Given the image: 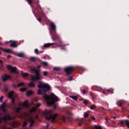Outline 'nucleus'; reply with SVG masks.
I'll return each mask as SVG.
<instances>
[{
	"label": "nucleus",
	"mask_w": 129,
	"mask_h": 129,
	"mask_svg": "<svg viewBox=\"0 0 129 129\" xmlns=\"http://www.w3.org/2000/svg\"><path fill=\"white\" fill-rule=\"evenodd\" d=\"M21 111V107H19L16 109V111L17 113H19L20 111Z\"/></svg>",
	"instance_id": "obj_27"
},
{
	"label": "nucleus",
	"mask_w": 129,
	"mask_h": 129,
	"mask_svg": "<svg viewBox=\"0 0 129 129\" xmlns=\"http://www.w3.org/2000/svg\"><path fill=\"white\" fill-rule=\"evenodd\" d=\"M83 102L84 103V104H87L89 101L87 100H84Z\"/></svg>",
	"instance_id": "obj_32"
},
{
	"label": "nucleus",
	"mask_w": 129,
	"mask_h": 129,
	"mask_svg": "<svg viewBox=\"0 0 129 129\" xmlns=\"http://www.w3.org/2000/svg\"><path fill=\"white\" fill-rule=\"evenodd\" d=\"M68 114L69 115H72V113L71 112H68Z\"/></svg>",
	"instance_id": "obj_46"
},
{
	"label": "nucleus",
	"mask_w": 129,
	"mask_h": 129,
	"mask_svg": "<svg viewBox=\"0 0 129 129\" xmlns=\"http://www.w3.org/2000/svg\"><path fill=\"white\" fill-rule=\"evenodd\" d=\"M33 14H34V13H35L34 11H33Z\"/></svg>",
	"instance_id": "obj_62"
},
{
	"label": "nucleus",
	"mask_w": 129,
	"mask_h": 129,
	"mask_svg": "<svg viewBox=\"0 0 129 129\" xmlns=\"http://www.w3.org/2000/svg\"><path fill=\"white\" fill-rule=\"evenodd\" d=\"M91 118L92 119V120H95V117L93 116H91Z\"/></svg>",
	"instance_id": "obj_44"
},
{
	"label": "nucleus",
	"mask_w": 129,
	"mask_h": 129,
	"mask_svg": "<svg viewBox=\"0 0 129 129\" xmlns=\"http://www.w3.org/2000/svg\"><path fill=\"white\" fill-rule=\"evenodd\" d=\"M8 68L9 69V70H11L12 73L18 74V70H17V67H13V66L9 65L8 66Z\"/></svg>",
	"instance_id": "obj_9"
},
{
	"label": "nucleus",
	"mask_w": 129,
	"mask_h": 129,
	"mask_svg": "<svg viewBox=\"0 0 129 129\" xmlns=\"http://www.w3.org/2000/svg\"><path fill=\"white\" fill-rule=\"evenodd\" d=\"M41 65H38L37 66L38 69H36L35 68H32V67H29V69L32 71V72H34L35 75H33L31 77V78H32L33 81H35V80H40L41 79V76H40V71L41 70H40V68H41Z\"/></svg>",
	"instance_id": "obj_4"
},
{
	"label": "nucleus",
	"mask_w": 129,
	"mask_h": 129,
	"mask_svg": "<svg viewBox=\"0 0 129 129\" xmlns=\"http://www.w3.org/2000/svg\"><path fill=\"white\" fill-rule=\"evenodd\" d=\"M5 91H8V89L7 88H5Z\"/></svg>",
	"instance_id": "obj_52"
},
{
	"label": "nucleus",
	"mask_w": 129,
	"mask_h": 129,
	"mask_svg": "<svg viewBox=\"0 0 129 129\" xmlns=\"http://www.w3.org/2000/svg\"><path fill=\"white\" fill-rule=\"evenodd\" d=\"M89 113V112H85L84 114V117L86 118V117H88V116H89V114H88Z\"/></svg>",
	"instance_id": "obj_21"
},
{
	"label": "nucleus",
	"mask_w": 129,
	"mask_h": 129,
	"mask_svg": "<svg viewBox=\"0 0 129 129\" xmlns=\"http://www.w3.org/2000/svg\"><path fill=\"white\" fill-rule=\"evenodd\" d=\"M50 27L51 29H50V34L51 36V39L53 40V41L58 40L59 41L58 42L59 44H60V45H59V46L60 47L61 49L62 50H65V47H64V46H63V45H62V41H61L59 35L57 34V32H56V25H55V24H54V23L51 22Z\"/></svg>",
	"instance_id": "obj_3"
},
{
	"label": "nucleus",
	"mask_w": 129,
	"mask_h": 129,
	"mask_svg": "<svg viewBox=\"0 0 129 129\" xmlns=\"http://www.w3.org/2000/svg\"><path fill=\"white\" fill-rule=\"evenodd\" d=\"M40 84L38 85V94H44L43 97L46 101L47 105L51 106L52 104H54L56 101H58V97L54 93H51L50 95H45L47 91L51 89V86L48 84H44L42 82H39Z\"/></svg>",
	"instance_id": "obj_1"
},
{
	"label": "nucleus",
	"mask_w": 129,
	"mask_h": 129,
	"mask_svg": "<svg viewBox=\"0 0 129 129\" xmlns=\"http://www.w3.org/2000/svg\"><path fill=\"white\" fill-rule=\"evenodd\" d=\"M52 45H54V43H46V44L44 45V47H49V46H51Z\"/></svg>",
	"instance_id": "obj_18"
},
{
	"label": "nucleus",
	"mask_w": 129,
	"mask_h": 129,
	"mask_svg": "<svg viewBox=\"0 0 129 129\" xmlns=\"http://www.w3.org/2000/svg\"><path fill=\"white\" fill-rule=\"evenodd\" d=\"M53 110L50 109L49 110L45 111L44 112H43V113L46 119H51L52 121H54V120H55V118H56V117H58L59 120H61V121H63V122H65L66 118H65L64 116L58 115V114L57 113L54 114L53 115Z\"/></svg>",
	"instance_id": "obj_2"
},
{
	"label": "nucleus",
	"mask_w": 129,
	"mask_h": 129,
	"mask_svg": "<svg viewBox=\"0 0 129 129\" xmlns=\"http://www.w3.org/2000/svg\"><path fill=\"white\" fill-rule=\"evenodd\" d=\"M31 61H36L37 60V57H30Z\"/></svg>",
	"instance_id": "obj_25"
},
{
	"label": "nucleus",
	"mask_w": 129,
	"mask_h": 129,
	"mask_svg": "<svg viewBox=\"0 0 129 129\" xmlns=\"http://www.w3.org/2000/svg\"><path fill=\"white\" fill-rule=\"evenodd\" d=\"M70 97H71V98H72V99H74V100H77V99H78L77 96H70Z\"/></svg>",
	"instance_id": "obj_22"
},
{
	"label": "nucleus",
	"mask_w": 129,
	"mask_h": 129,
	"mask_svg": "<svg viewBox=\"0 0 129 129\" xmlns=\"http://www.w3.org/2000/svg\"><path fill=\"white\" fill-rule=\"evenodd\" d=\"M41 106V104L40 103H37L36 105V107H39V106Z\"/></svg>",
	"instance_id": "obj_39"
},
{
	"label": "nucleus",
	"mask_w": 129,
	"mask_h": 129,
	"mask_svg": "<svg viewBox=\"0 0 129 129\" xmlns=\"http://www.w3.org/2000/svg\"><path fill=\"white\" fill-rule=\"evenodd\" d=\"M43 58H44V59H45L46 58V56L43 57Z\"/></svg>",
	"instance_id": "obj_59"
},
{
	"label": "nucleus",
	"mask_w": 129,
	"mask_h": 129,
	"mask_svg": "<svg viewBox=\"0 0 129 129\" xmlns=\"http://www.w3.org/2000/svg\"><path fill=\"white\" fill-rule=\"evenodd\" d=\"M26 116H28V121L30 123V127H32V126H33L34 122H35V120H34V117L30 115L29 113L26 114Z\"/></svg>",
	"instance_id": "obj_5"
},
{
	"label": "nucleus",
	"mask_w": 129,
	"mask_h": 129,
	"mask_svg": "<svg viewBox=\"0 0 129 129\" xmlns=\"http://www.w3.org/2000/svg\"><path fill=\"white\" fill-rule=\"evenodd\" d=\"M33 94V92L32 91H28L27 93V96H29V95H32Z\"/></svg>",
	"instance_id": "obj_23"
},
{
	"label": "nucleus",
	"mask_w": 129,
	"mask_h": 129,
	"mask_svg": "<svg viewBox=\"0 0 129 129\" xmlns=\"http://www.w3.org/2000/svg\"><path fill=\"white\" fill-rule=\"evenodd\" d=\"M103 93H104V94H106V93H105V92H104V91H103Z\"/></svg>",
	"instance_id": "obj_54"
},
{
	"label": "nucleus",
	"mask_w": 129,
	"mask_h": 129,
	"mask_svg": "<svg viewBox=\"0 0 129 129\" xmlns=\"http://www.w3.org/2000/svg\"><path fill=\"white\" fill-rule=\"evenodd\" d=\"M80 70H81V71H82V70H83V69L81 68V69H80Z\"/></svg>",
	"instance_id": "obj_57"
},
{
	"label": "nucleus",
	"mask_w": 129,
	"mask_h": 129,
	"mask_svg": "<svg viewBox=\"0 0 129 129\" xmlns=\"http://www.w3.org/2000/svg\"><path fill=\"white\" fill-rule=\"evenodd\" d=\"M105 119L106 122H108V118H107V117H105Z\"/></svg>",
	"instance_id": "obj_43"
},
{
	"label": "nucleus",
	"mask_w": 129,
	"mask_h": 129,
	"mask_svg": "<svg viewBox=\"0 0 129 129\" xmlns=\"http://www.w3.org/2000/svg\"><path fill=\"white\" fill-rule=\"evenodd\" d=\"M27 124H28V123H27V122H24V123H23V126L25 127V126H26V125Z\"/></svg>",
	"instance_id": "obj_41"
},
{
	"label": "nucleus",
	"mask_w": 129,
	"mask_h": 129,
	"mask_svg": "<svg viewBox=\"0 0 129 129\" xmlns=\"http://www.w3.org/2000/svg\"><path fill=\"white\" fill-rule=\"evenodd\" d=\"M95 108V105H91V106H90V108H91V109H93Z\"/></svg>",
	"instance_id": "obj_40"
},
{
	"label": "nucleus",
	"mask_w": 129,
	"mask_h": 129,
	"mask_svg": "<svg viewBox=\"0 0 129 129\" xmlns=\"http://www.w3.org/2000/svg\"><path fill=\"white\" fill-rule=\"evenodd\" d=\"M7 101H8V100H5L3 102V104L6 105V103H7Z\"/></svg>",
	"instance_id": "obj_51"
},
{
	"label": "nucleus",
	"mask_w": 129,
	"mask_h": 129,
	"mask_svg": "<svg viewBox=\"0 0 129 129\" xmlns=\"http://www.w3.org/2000/svg\"><path fill=\"white\" fill-rule=\"evenodd\" d=\"M4 99V96H2L1 97H0V101L1 102H3V100Z\"/></svg>",
	"instance_id": "obj_38"
},
{
	"label": "nucleus",
	"mask_w": 129,
	"mask_h": 129,
	"mask_svg": "<svg viewBox=\"0 0 129 129\" xmlns=\"http://www.w3.org/2000/svg\"><path fill=\"white\" fill-rule=\"evenodd\" d=\"M83 93L84 94H86V90H84L83 91Z\"/></svg>",
	"instance_id": "obj_47"
},
{
	"label": "nucleus",
	"mask_w": 129,
	"mask_h": 129,
	"mask_svg": "<svg viewBox=\"0 0 129 129\" xmlns=\"http://www.w3.org/2000/svg\"><path fill=\"white\" fill-rule=\"evenodd\" d=\"M60 68H57V67H54L53 68V70H54L55 71H59V70H60Z\"/></svg>",
	"instance_id": "obj_31"
},
{
	"label": "nucleus",
	"mask_w": 129,
	"mask_h": 129,
	"mask_svg": "<svg viewBox=\"0 0 129 129\" xmlns=\"http://www.w3.org/2000/svg\"><path fill=\"white\" fill-rule=\"evenodd\" d=\"M37 21H38V22H41L42 21V19L41 18H39L37 19Z\"/></svg>",
	"instance_id": "obj_45"
},
{
	"label": "nucleus",
	"mask_w": 129,
	"mask_h": 129,
	"mask_svg": "<svg viewBox=\"0 0 129 129\" xmlns=\"http://www.w3.org/2000/svg\"><path fill=\"white\" fill-rule=\"evenodd\" d=\"M36 109L35 107H32L30 110L29 112L30 113H33V112H34V111H36Z\"/></svg>",
	"instance_id": "obj_19"
},
{
	"label": "nucleus",
	"mask_w": 129,
	"mask_h": 129,
	"mask_svg": "<svg viewBox=\"0 0 129 129\" xmlns=\"http://www.w3.org/2000/svg\"><path fill=\"white\" fill-rule=\"evenodd\" d=\"M26 90H27V88H22L20 89V91H21L22 92H23V91H26Z\"/></svg>",
	"instance_id": "obj_35"
},
{
	"label": "nucleus",
	"mask_w": 129,
	"mask_h": 129,
	"mask_svg": "<svg viewBox=\"0 0 129 129\" xmlns=\"http://www.w3.org/2000/svg\"><path fill=\"white\" fill-rule=\"evenodd\" d=\"M1 108H3V109H4L6 107V104L3 103V104L1 105Z\"/></svg>",
	"instance_id": "obj_36"
},
{
	"label": "nucleus",
	"mask_w": 129,
	"mask_h": 129,
	"mask_svg": "<svg viewBox=\"0 0 129 129\" xmlns=\"http://www.w3.org/2000/svg\"><path fill=\"white\" fill-rule=\"evenodd\" d=\"M21 75H22V76H23V77H27V76H28V75H29V74L25 73H21Z\"/></svg>",
	"instance_id": "obj_26"
},
{
	"label": "nucleus",
	"mask_w": 129,
	"mask_h": 129,
	"mask_svg": "<svg viewBox=\"0 0 129 129\" xmlns=\"http://www.w3.org/2000/svg\"><path fill=\"white\" fill-rule=\"evenodd\" d=\"M16 43H17V41H12L11 47H13L14 48H15V47H18V45H17V44H16Z\"/></svg>",
	"instance_id": "obj_16"
},
{
	"label": "nucleus",
	"mask_w": 129,
	"mask_h": 129,
	"mask_svg": "<svg viewBox=\"0 0 129 129\" xmlns=\"http://www.w3.org/2000/svg\"><path fill=\"white\" fill-rule=\"evenodd\" d=\"M120 123L121 124H123V123H125L127 128H129V120H121L120 121Z\"/></svg>",
	"instance_id": "obj_10"
},
{
	"label": "nucleus",
	"mask_w": 129,
	"mask_h": 129,
	"mask_svg": "<svg viewBox=\"0 0 129 129\" xmlns=\"http://www.w3.org/2000/svg\"><path fill=\"white\" fill-rule=\"evenodd\" d=\"M73 70H74V67H69L64 68V72L66 75H70L73 72Z\"/></svg>",
	"instance_id": "obj_6"
},
{
	"label": "nucleus",
	"mask_w": 129,
	"mask_h": 129,
	"mask_svg": "<svg viewBox=\"0 0 129 129\" xmlns=\"http://www.w3.org/2000/svg\"><path fill=\"white\" fill-rule=\"evenodd\" d=\"M17 94H15L14 91H11L8 94L9 98H12V103H15V97Z\"/></svg>",
	"instance_id": "obj_7"
},
{
	"label": "nucleus",
	"mask_w": 129,
	"mask_h": 129,
	"mask_svg": "<svg viewBox=\"0 0 129 129\" xmlns=\"http://www.w3.org/2000/svg\"><path fill=\"white\" fill-rule=\"evenodd\" d=\"M94 127H95V129H102L101 126H97V125H95Z\"/></svg>",
	"instance_id": "obj_33"
},
{
	"label": "nucleus",
	"mask_w": 129,
	"mask_h": 129,
	"mask_svg": "<svg viewBox=\"0 0 129 129\" xmlns=\"http://www.w3.org/2000/svg\"><path fill=\"white\" fill-rule=\"evenodd\" d=\"M79 125H81V124H79Z\"/></svg>",
	"instance_id": "obj_61"
},
{
	"label": "nucleus",
	"mask_w": 129,
	"mask_h": 129,
	"mask_svg": "<svg viewBox=\"0 0 129 129\" xmlns=\"http://www.w3.org/2000/svg\"><path fill=\"white\" fill-rule=\"evenodd\" d=\"M31 104H32V105H34V102H31Z\"/></svg>",
	"instance_id": "obj_55"
},
{
	"label": "nucleus",
	"mask_w": 129,
	"mask_h": 129,
	"mask_svg": "<svg viewBox=\"0 0 129 129\" xmlns=\"http://www.w3.org/2000/svg\"><path fill=\"white\" fill-rule=\"evenodd\" d=\"M32 82L29 83L28 85L29 87H35V83H34V82H35V81H36V80H35L34 81L33 80V79H32Z\"/></svg>",
	"instance_id": "obj_13"
},
{
	"label": "nucleus",
	"mask_w": 129,
	"mask_h": 129,
	"mask_svg": "<svg viewBox=\"0 0 129 129\" xmlns=\"http://www.w3.org/2000/svg\"><path fill=\"white\" fill-rule=\"evenodd\" d=\"M41 65H43V66H45L46 67L49 66V63L47 61H42L41 63Z\"/></svg>",
	"instance_id": "obj_17"
},
{
	"label": "nucleus",
	"mask_w": 129,
	"mask_h": 129,
	"mask_svg": "<svg viewBox=\"0 0 129 129\" xmlns=\"http://www.w3.org/2000/svg\"><path fill=\"white\" fill-rule=\"evenodd\" d=\"M10 42H12V40H10V41L5 42V44H8V43H10Z\"/></svg>",
	"instance_id": "obj_50"
},
{
	"label": "nucleus",
	"mask_w": 129,
	"mask_h": 129,
	"mask_svg": "<svg viewBox=\"0 0 129 129\" xmlns=\"http://www.w3.org/2000/svg\"><path fill=\"white\" fill-rule=\"evenodd\" d=\"M35 118H36V119H38V118H39V116H38V115H35Z\"/></svg>",
	"instance_id": "obj_48"
},
{
	"label": "nucleus",
	"mask_w": 129,
	"mask_h": 129,
	"mask_svg": "<svg viewBox=\"0 0 129 129\" xmlns=\"http://www.w3.org/2000/svg\"><path fill=\"white\" fill-rule=\"evenodd\" d=\"M73 77H69V81H72Z\"/></svg>",
	"instance_id": "obj_42"
},
{
	"label": "nucleus",
	"mask_w": 129,
	"mask_h": 129,
	"mask_svg": "<svg viewBox=\"0 0 129 129\" xmlns=\"http://www.w3.org/2000/svg\"><path fill=\"white\" fill-rule=\"evenodd\" d=\"M11 119H14V117H11L10 115H6L4 117L0 118V122H3V120L7 121V120H11Z\"/></svg>",
	"instance_id": "obj_8"
},
{
	"label": "nucleus",
	"mask_w": 129,
	"mask_h": 129,
	"mask_svg": "<svg viewBox=\"0 0 129 129\" xmlns=\"http://www.w3.org/2000/svg\"><path fill=\"white\" fill-rule=\"evenodd\" d=\"M22 106L24 107H29V106H30V105H29V103L27 100L24 102V103L22 104Z\"/></svg>",
	"instance_id": "obj_15"
},
{
	"label": "nucleus",
	"mask_w": 129,
	"mask_h": 129,
	"mask_svg": "<svg viewBox=\"0 0 129 129\" xmlns=\"http://www.w3.org/2000/svg\"><path fill=\"white\" fill-rule=\"evenodd\" d=\"M0 45H4V44L0 42ZM0 51H4V52H6V53H11L13 52V50L9 49H3L0 47Z\"/></svg>",
	"instance_id": "obj_12"
},
{
	"label": "nucleus",
	"mask_w": 129,
	"mask_h": 129,
	"mask_svg": "<svg viewBox=\"0 0 129 129\" xmlns=\"http://www.w3.org/2000/svg\"><path fill=\"white\" fill-rule=\"evenodd\" d=\"M122 103H123V102L122 101H117V105H118L119 106H121Z\"/></svg>",
	"instance_id": "obj_20"
},
{
	"label": "nucleus",
	"mask_w": 129,
	"mask_h": 129,
	"mask_svg": "<svg viewBox=\"0 0 129 129\" xmlns=\"http://www.w3.org/2000/svg\"><path fill=\"white\" fill-rule=\"evenodd\" d=\"M127 117H129V115L127 116Z\"/></svg>",
	"instance_id": "obj_63"
},
{
	"label": "nucleus",
	"mask_w": 129,
	"mask_h": 129,
	"mask_svg": "<svg viewBox=\"0 0 129 129\" xmlns=\"http://www.w3.org/2000/svg\"><path fill=\"white\" fill-rule=\"evenodd\" d=\"M11 78V76L8 75L7 74H5L4 76H2V79L3 81H7L8 79H10Z\"/></svg>",
	"instance_id": "obj_11"
},
{
	"label": "nucleus",
	"mask_w": 129,
	"mask_h": 129,
	"mask_svg": "<svg viewBox=\"0 0 129 129\" xmlns=\"http://www.w3.org/2000/svg\"><path fill=\"white\" fill-rule=\"evenodd\" d=\"M43 75L44 76H47L48 75V72H46V71L43 72Z\"/></svg>",
	"instance_id": "obj_37"
},
{
	"label": "nucleus",
	"mask_w": 129,
	"mask_h": 129,
	"mask_svg": "<svg viewBox=\"0 0 129 129\" xmlns=\"http://www.w3.org/2000/svg\"><path fill=\"white\" fill-rule=\"evenodd\" d=\"M17 55V56H18V57H23L24 56V53H18Z\"/></svg>",
	"instance_id": "obj_24"
},
{
	"label": "nucleus",
	"mask_w": 129,
	"mask_h": 129,
	"mask_svg": "<svg viewBox=\"0 0 129 129\" xmlns=\"http://www.w3.org/2000/svg\"><path fill=\"white\" fill-rule=\"evenodd\" d=\"M11 57H12V56L11 55H8L7 58H8V59H10V58H11Z\"/></svg>",
	"instance_id": "obj_49"
},
{
	"label": "nucleus",
	"mask_w": 129,
	"mask_h": 129,
	"mask_svg": "<svg viewBox=\"0 0 129 129\" xmlns=\"http://www.w3.org/2000/svg\"><path fill=\"white\" fill-rule=\"evenodd\" d=\"M35 53H36V54H39V53H42L41 51H39V50H38V49H35Z\"/></svg>",
	"instance_id": "obj_29"
},
{
	"label": "nucleus",
	"mask_w": 129,
	"mask_h": 129,
	"mask_svg": "<svg viewBox=\"0 0 129 129\" xmlns=\"http://www.w3.org/2000/svg\"><path fill=\"white\" fill-rule=\"evenodd\" d=\"M24 84H25V83L22 82V83H19L17 85L13 84V86L15 88H17V87H21V86H23V85H24Z\"/></svg>",
	"instance_id": "obj_14"
},
{
	"label": "nucleus",
	"mask_w": 129,
	"mask_h": 129,
	"mask_svg": "<svg viewBox=\"0 0 129 129\" xmlns=\"http://www.w3.org/2000/svg\"><path fill=\"white\" fill-rule=\"evenodd\" d=\"M1 54H2V52H0V55H1Z\"/></svg>",
	"instance_id": "obj_60"
},
{
	"label": "nucleus",
	"mask_w": 129,
	"mask_h": 129,
	"mask_svg": "<svg viewBox=\"0 0 129 129\" xmlns=\"http://www.w3.org/2000/svg\"><path fill=\"white\" fill-rule=\"evenodd\" d=\"M27 1L30 6L32 5V3H33V0H27Z\"/></svg>",
	"instance_id": "obj_34"
},
{
	"label": "nucleus",
	"mask_w": 129,
	"mask_h": 129,
	"mask_svg": "<svg viewBox=\"0 0 129 129\" xmlns=\"http://www.w3.org/2000/svg\"><path fill=\"white\" fill-rule=\"evenodd\" d=\"M113 118H114V119H115L116 118V117L115 116H114Z\"/></svg>",
	"instance_id": "obj_56"
},
{
	"label": "nucleus",
	"mask_w": 129,
	"mask_h": 129,
	"mask_svg": "<svg viewBox=\"0 0 129 129\" xmlns=\"http://www.w3.org/2000/svg\"><path fill=\"white\" fill-rule=\"evenodd\" d=\"M48 127H49V124H47L46 126V128H48Z\"/></svg>",
	"instance_id": "obj_53"
},
{
	"label": "nucleus",
	"mask_w": 129,
	"mask_h": 129,
	"mask_svg": "<svg viewBox=\"0 0 129 129\" xmlns=\"http://www.w3.org/2000/svg\"><path fill=\"white\" fill-rule=\"evenodd\" d=\"M54 108H56V105H54Z\"/></svg>",
	"instance_id": "obj_58"
},
{
	"label": "nucleus",
	"mask_w": 129,
	"mask_h": 129,
	"mask_svg": "<svg viewBox=\"0 0 129 129\" xmlns=\"http://www.w3.org/2000/svg\"><path fill=\"white\" fill-rule=\"evenodd\" d=\"M3 63H4V61L2 60H0V68L1 69L3 68Z\"/></svg>",
	"instance_id": "obj_30"
},
{
	"label": "nucleus",
	"mask_w": 129,
	"mask_h": 129,
	"mask_svg": "<svg viewBox=\"0 0 129 129\" xmlns=\"http://www.w3.org/2000/svg\"><path fill=\"white\" fill-rule=\"evenodd\" d=\"M106 91L107 92H110V93H113V90H112V89H109V90H106Z\"/></svg>",
	"instance_id": "obj_28"
}]
</instances>
